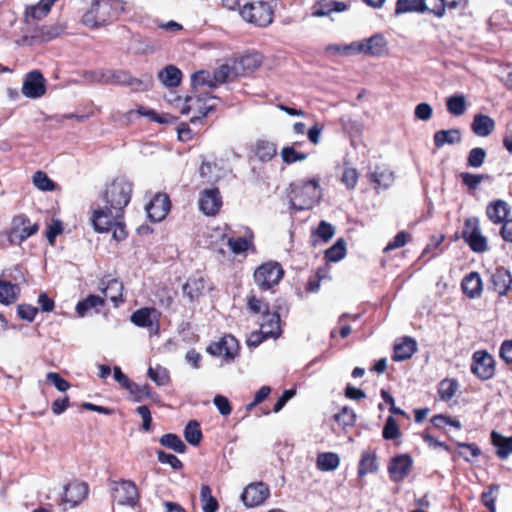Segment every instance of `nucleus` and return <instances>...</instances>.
Instances as JSON below:
<instances>
[{
	"label": "nucleus",
	"mask_w": 512,
	"mask_h": 512,
	"mask_svg": "<svg viewBox=\"0 0 512 512\" xmlns=\"http://www.w3.org/2000/svg\"><path fill=\"white\" fill-rule=\"evenodd\" d=\"M132 184L125 178H116L108 184L101 195V204L92 215L94 229H107L117 219H122L129 204Z\"/></svg>",
	"instance_id": "1"
},
{
	"label": "nucleus",
	"mask_w": 512,
	"mask_h": 512,
	"mask_svg": "<svg viewBox=\"0 0 512 512\" xmlns=\"http://www.w3.org/2000/svg\"><path fill=\"white\" fill-rule=\"evenodd\" d=\"M120 0H94L82 17V23L90 28H98L117 19L123 10Z\"/></svg>",
	"instance_id": "2"
},
{
	"label": "nucleus",
	"mask_w": 512,
	"mask_h": 512,
	"mask_svg": "<svg viewBox=\"0 0 512 512\" xmlns=\"http://www.w3.org/2000/svg\"><path fill=\"white\" fill-rule=\"evenodd\" d=\"M290 204L295 210L312 208L320 199V186L316 179L298 180L290 185Z\"/></svg>",
	"instance_id": "3"
},
{
	"label": "nucleus",
	"mask_w": 512,
	"mask_h": 512,
	"mask_svg": "<svg viewBox=\"0 0 512 512\" xmlns=\"http://www.w3.org/2000/svg\"><path fill=\"white\" fill-rule=\"evenodd\" d=\"M387 43L385 38L380 34H375L367 40L361 42H353L350 45L343 47L340 46H329L328 50H333L341 54H348L349 51L356 53H364L371 56H382L386 53Z\"/></svg>",
	"instance_id": "4"
},
{
	"label": "nucleus",
	"mask_w": 512,
	"mask_h": 512,
	"mask_svg": "<svg viewBox=\"0 0 512 512\" xmlns=\"http://www.w3.org/2000/svg\"><path fill=\"white\" fill-rule=\"evenodd\" d=\"M241 17L256 26L266 27L273 21V10L266 1L258 0L246 3L240 9Z\"/></svg>",
	"instance_id": "5"
},
{
	"label": "nucleus",
	"mask_w": 512,
	"mask_h": 512,
	"mask_svg": "<svg viewBox=\"0 0 512 512\" xmlns=\"http://www.w3.org/2000/svg\"><path fill=\"white\" fill-rule=\"evenodd\" d=\"M111 496L114 502L122 506L134 507L139 501L138 489L131 480L113 481Z\"/></svg>",
	"instance_id": "6"
},
{
	"label": "nucleus",
	"mask_w": 512,
	"mask_h": 512,
	"mask_svg": "<svg viewBox=\"0 0 512 512\" xmlns=\"http://www.w3.org/2000/svg\"><path fill=\"white\" fill-rule=\"evenodd\" d=\"M462 238L474 252L482 253L488 248L487 240L481 233L479 219L477 217H470L465 220Z\"/></svg>",
	"instance_id": "7"
},
{
	"label": "nucleus",
	"mask_w": 512,
	"mask_h": 512,
	"mask_svg": "<svg viewBox=\"0 0 512 512\" xmlns=\"http://www.w3.org/2000/svg\"><path fill=\"white\" fill-rule=\"evenodd\" d=\"M282 276L283 269L277 262L264 263L254 273L255 282L261 290H268L278 284Z\"/></svg>",
	"instance_id": "8"
},
{
	"label": "nucleus",
	"mask_w": 512,
	"mask_h": 512,
	"mask_svg": "<svg viewBox=\"0 0 512 512\" xmlns=\"http://www.w3.org/2000/svg\"><path fill=\"white\" fill-rule=\"evenodd\" d=\"M37 230L38 225L32 224L26 216H17L12 221L8 239L11 244L19 245L28 237L35 234Z\"/></svg>",
	"instance_id": "9"
},
{
	"label": "nucleus",
	"mask_w": 512,
	"mask_h": 512,
	"mask_svg": "<svg viewBox=\"0 0 512 512\" xmlns=\"http://www.w3.org/2000/svg\"><path fill=\"white\" fill-rule=\"evenodd\" d=\"M104 85H124L136 91L146 90L149 86L148 83H144L122 70H105Z\"/></svg>",
	"instance_id": "10"
},
{
	"label": "nucleus",
	"mask_w": 512,
	"mask_h": 512,
	"mask_svg": "<svg viewBox=\"0 0 512 512\" xmlns=\"http://www.w3.org/2000/svg\"><path fill=\"white\" fill-rule=\"evenodd\" d=\"M269 495L270 490L265 483L255 482L246 486L241 495V500L246 507L252 508L263 504Z\"/></svg>",
	"instance_id": "11"
},
{
	"label": "nucleus",
	"mask_w": 512,
	"mask_h": 512,
	"mask_svg": "<svg viewBox=\"0 0 512 512\" xmlns=\"http://www.w3.org/2000/svg\"><path fill=\"white\" fill-rule=\"evenodd\" d=\"M413 467V459L409 454H400L393 457L388 464V473L390 479L399 483L402 482Z\"/></svg>",
	"instance_id": "12"
},
{
	"label": "nucleus",
	"mask_w": 512,
	"mask_h": 512,
	"mask_svg": "<svg viewBox=\"0 0 512 512\" xmlns=\"http://www.w3.org/2000/svg\"><path fill=\"white\" fill-rule=\"evenodd\" d=\"M45 83L42 73L34 70L26 74L21 91L28 98H40L46 92Z\"/></svg>",
	"instance_id": "13"
},
{
	"label": "nucleus",
	"mask_w": 512,
	"mask_h": 512,
	"mask_svg": "<svg viewBox=\"0 0 512 512\" xmlns=\"http://www.w3.org/2000/svg\"><path fill=\"white\" fill-rule=\"evenodd\" d=\"M200 211L207 216H214L222 206V199L217 188L205 189L200 193L198 200Z\"/></svg>",
	"instance_id": "14"
},
{
	"label": "nucleus",
	"mask_w": 512,
	"mask_h": 512,
	"mask_svg": "<svg viewBox=\"0 0 512 512\" xmlns=\"http://www.w3.org/2000/svg\"><path fill=\"white\" fill-rule=\"evenodd\" d=\"M207 352L213 356H224L232 360L238 353V341L232 335L224 336L220 341L211 343Z\"/></svg>",
	"instance_id": "15"
},
{
	"label": "nucleus",
	"mask_w": 512,
	"mask_h": 512,
	"mask_svg": "<svg viewBox=\"0 0 512 512\" xmlns=\"http://www.w3.org/2000/svg\"><path fill=\"white\" fill-rule=\"evenodd\" d=\"M471 371L481 379H489L494 374V360L484 351H477L473 355Z\"/></svg>",
	"instance_id": "16"
},
{
	"label": "nucleus",
	"mask_w": 512,
	"mask_h": 512,
	"mask_svg": "<svg viewBox=\"0 0 512 512\" xmlns=\"http://www.w3.org/2000/svg\"><path fill=\"white\" fill-rule=\"evenodd\" d=\"M186 105L181 109L182 114H188L191 110H196L197 115H194L190 122L196 124L198 121L205 118L209 113L215 111V106L206 105L200 96H187Z\"/></svg>",
	"instance_id": "17"
},
{
	"label": "nucleus",
	"mask_w": 512,
	"mask_h": 512,
	"mask_svg": "<svg viewBox=\"0 0 512 512\" xmlns=\"http://www.w3.org/2000/svg\"><path fill=\"white\" fill-rule=\"evenodd\" d=\"M148 217L153 222L163 220L170 210V200L166 194H157L146 206Z\"/></svg>",
	"instance_id": "18"
},
{
	"label": "nucleus",
	"mask_w": 512,
	"mask_h": 512,
	"mask_svg": "<svg viewBox=\"0 0 512 512\" xmlns=\"http://www.w3.org/2000/svg\"><path fill=\"white\" fill-rule=\"evenodd\" d=\"M99 289L103 293L104 297L113 302L115 306H118L120 302H123V284L118 279L110 276L103 277L100 281Z\"/></svg>",
	"instance_id": "19"
},
{
	"label": "nucleus",
	"mask_w": 512,
	"mask_h": 512,
	"mask_svg": "<svg viewBox=\"0 0 512 512\" xmlns=\"http://www.w3.org/2000/svg\"><path fill=\"white\" fill-rule=\"evenodd\" d=\"M347 10L345 2L335 0H319L312 6L313 17L329 16L333 12H343Z\"/></svg>",
	"instance_id": "20"
},
{
	"label": "nucleus",
	"mask_w": 512,
	"mask_h": 512,
	"mask_svg": "<svg viewBox=\"0 0 512 512\" xmlns=\"http://www.w3.org/2000/svg\"><path fill=\"white\" fill-rule=\"evenodd\" d=\"M87 494L88 486L86 483L65 485L63 501L65 503H70L72 507H75L79 502L86 498Z\"/></svg>",
	"instance_id": "21"
},
{
	"label": "nucleus",
	"mask_w": 512,
	"mask_h": 512,
	"mask_svg": "<svg viewBox=\"0 0 512 512\" xmlns=\"http://www.w3.org/2000/svg\"><path fill=\"white\" fill-rule=\"evenodd\" d=\"M509 211L510 208L508 203L503 200H495L489 203L486 208V214L494 224L503 223L506 220Z\"/></svg>",
	"instance_id": "22"
},
{
	"label": "nucleus",
	"mask_w": 512,
	"mask_h": 512,
	"mask_svg": "<svg viewBox=\"0 0 512 512\" xmlns=\"http://www.w3.org/2000/svg\"><path fill=\"white\" fill-rule=\"evenodd\" d=\"M491 283L494 291L503 296L507 294L512 284V276L508 270L499 268L492 274Z\"/></svg>",
	"instance_id": "23"
},
{
	"label": "nucleus",
	"mask_w": 512,
	"mask_h": 512,
	"mask_svg": "<svg viewBox=\"0 0 512 512\" xmlns=\"http://www.w3.org/2000/svg\"><path fill=\"white\" fill-rule=\"evenodd\" d=\"M57 0H40L36 5L26 7L24 17L25 21L29 22L30 19L41 20L48 15L51 7Z\"/></svg>",
	"instance_id": "24"
},
{
	"label": "nucleus",
	"mask_w": 512,
	"mask_h": 512,
	"mask_svg": "<svg viewBox=\"0 0 512 512\" xmlns=\"http://www.w3.org/2000/svg\"><path fill=\"white\" fill-rule=\"evenodd\" d=\"M495 127L494 120L483 114H476L473 118L471 129L479 137L489 136Z\"/></svg>",
	"instance_id": "25"
},
{
	"label": "nucleus",
	"mask_w": 512,
	"mask_h": 512,
	"mask_svg": "<svg viewBox=\"0 0 512 512\" xmlns=\"http://www.w3.org/2000/svg\"><path fill=\"white\" fill-rule=\"evenodd\" d=\"M260 329L262 333L268 335L271 338H276L280 335V316L278 313H270L264 311L263 322L261 323Z\"/></svg>",
	"instance_id": "26"
},
{
	"label": "nucleus",
	"mask_w": 512,
	"mask_h": 512,
	"mask_svg": "<svg viewBox=\"0 0 512 512\" xmlns=\"http://www.w3.org/2000/svg\"><path fill=\"white\" fill-rule=\"evenodd\" d=\"M462 140L461 132L457 128L448 130H439L433 136L434 145L437 148L443 147L445 144H458Z\"/></svg>",
	"instance_id": "27"
},
{
	"label": "nucleus",
	"mask_w": 512,
	"mask_h": 512,
	"mask_svg": "<svg viewBox=\"0 0 512 512\" xmlns=\"http://www.w3.org/2000/svg\"><path fill=\"white\" fill-rule=\"evenodd\" d=\"M417 344L412 338L405 337L400 343H397L394 347V361H403L412 357L416 351Z\"/></svg>",
	"instance_id": "28"
},
{
	"label": "nucleus",
	"mask_w": 512,
	"mask_h": 512,
	"mask_svg": "<svg viewBox=\"0 0 512 512\" xmlns=\"http://www.w3.org/2000/svg\"><path fill=\"white\" fill-rule=\"evenodd\" d=\"M462 290L470 298L478 297L482 292V281L477 272H471L462 281Z\"/></svg>",
	"instance_id": "29"
},
{
	"label": "nucleus",
	"mask_w": 512,
	"mask_h": 512,
	"mask_svg": "<svg viewBox=\"0 0 512 512\" xmlns=\"http://www.w3.org/2000/svg\"><path fill=\"white\" fill-rule=\"evenodd\" d=\"M158 77L166 87H177L182 78V72L174 65H167L158 73Z\"/></svg>",
	"instance_id": "30"
},
{
	"label": "nucleus",
	"mask_w": 512,
	"mask_h": 512,
	"mask_svg": "<svg viewBox=\"0 0 512 512\" xmlns=\"http://www.w3.org/2000/svg\"><path fill=\"white\" fill-rule=\"evenodd\" d=\"M491 440L496 448L497 456L501 459H506L512 452V437H504L493 431L491 433Z\"/></svg>",
	"instance_id": "31"
},
{
	"label": "nucleus",
	"mask_w": 512,
	"mask_h": 512,
	"mask_svg": "<svg viewBox=\"0 0 512 512\" xmlns=\"http://www.w3.org/2000/svg\"><path fill=\"white\" fill-rule=\"evenodd\" d=\"M276 152L277 147L272 142L259 140L255 143L254 153L256 157L262 162L270 161L273 157H275Z\"/></svg>",
	"instance_id": "32"
},
{
	"label": "nucleus",
	"mask_w": 512,
	"mask_h": 512,
	"mask_svg": "<svg viewBox=\"0 0 512 512\" xmlns=\"http://www.w3.org/2000/svg\"><path fill=\"white\" fill-rule=\"evenodd\" d=\"M378 470L377 456L372 451H365L359 462L358 475L363 477L368 473H374Z\"/></svg>",
	"instance_id": "33"
},
{
	"label": "nucleus",
	"mask_w": 512,
	"mask_h": 512,
	"mask_svg": "<svg viewBox=\"0 0 512 512\" xmlns=\"http://www.w3.org/2000/svg\"><path fill=\"white\" fill-rule=\"evenodd\" d=\"M316 464L320 471H334L340 464V457L333 452L320 453L318 454Z\"/></svg>",
	"instance_id": "34"
},
{
	"label": "nucleus",
	"mask_w": 512,
	"mask_h": 512,
	"mask_svg": "<svg viewBox=\"0 0 512 512\" xmlns=\"http://www.w3.org/2000/svg\"><path fill=\"white\" fill-rule=\"evenodd\" d=\"M253 234L251 231H247L244 236L241 237H230L227 241V244L230 250L234 254H241L246 252L249 247L252 245Z\"/></svg>",
	"instance_id": "35"
},
{
	"label": "nucleus",
	"mask_w": 512,
	"mask_h": 512,
	"mask_svg": "<svg viewBox=\"0 0 512 512\" xmlns=\"http://www.w3.org/2000/svg\"><path fill=\"white\" fill-rule=\"evenodd\" d=\"M446 107L453 116H461L467 109L466 97L463 94L453 95L447 98Z\"/></svg>",
	"instance_id": "36"
},
{
	"label": "nucleus",
	"mask_w": 512,
	"mask_h": 512,
	"mask_svg": "<svg viewBox=\"0 0 512 512\" xmlns=\"http://www.w3.org/2000/svg\"><path fill=\"white\" fill-rule=\"evenodd\" d=\"M200 501L204 512H216L219 508L218 501L208 485L201 486Z\"/></svg>",
	"instance_id": "37"
},
{
	"label": "nucleus",
	"mask_w": 512,
	"mask_h": 512,
	"mask_svg": "<svg viewBox=\"0 0 512 512\" xmlns=\"http://www.w3.org/2000/svg\"><path fill=\"white\" fill-rule=\"evenodd\" d=\"M19 287L8 281L0 280V303L9 305L17 299Z\"/></svg>",
	"instance_id": "38"
},
{
	"label": "nucleus",
	"mask_w": 512,
	"mask_h": 512,
	"mask_svg": "<svg viewBox=\"0 0 512 512\" xmlns=\"http://www.w3.org/2000/svg\"><path fill=\"white\" fill-rule=\"evenodd\" d=\"M205 288V282L202 278H190L183 285V293L191 300L198 298Z\"/></svg>",
	"instance_id": "39"
},
{
	"label": "nucleus",
	"mask_w": 512,
	"mask_h": 512,
	"mask_svg": "<svg viewBox=\"0 0 512 512\" xmlns=\"http://www.w3.org/2000/svg\"><path fill=\"white\" fill-rule=\"evenodd\" d=\"M262 55L258 52H253L242 56L239 59V65L242 68L243 73L253 72L260 67L262 64Z\"/></svg>",
	"instance_id": "40"
},
{
	"label": "nucleus",
	"mask_w": 512,
	"mask_h": 512,
	"mask_svg": "<svg viewBox=\"0 0 512 512\" xmlns=\"http://www.w3.org/2000/svg\"><path fill=\"white\" fill-rule=\"evenodd\" d=\"M371 181L378 187L388 188L394 182V174L386 168L377 167L376 171L371 173Z\"/></svg>",
	"instance_id": "41"
},
{
	"label": "nucleus",
	"mask_w": 512,
	"mask_h": 512,
	"mask_svg": "<svg viewBox=\"0 0 512 512\" xmlns=\"http://www.w3.org/2000/svg\"><path fill=\"white\" fill-rule=\"evenodd\" d=\"M147 376L158 386H165L170 381L169 371L160 365L149 367Z\"/></svg>",
	"instance_id": "42"
},
{
	"label": "nucleus",
	"mask_w": 512,
	"mask_h": 512,
	"mask_svg": "<svg viewBox=\"0 0 512 512\" xmlns=\"http://www.w3.org/2000/svg\"><path fill=\"white\" fill-rule=\"evenodd\" d=\"M104 304V299L98 295H89L76 305V312L79 316H84L87 311L97 308Z\"/></svg>",
	"instance_id": "43"
},
{
	"label": "nucleus",
	"mask_w": 512,
	"mask_h": 512,
	"mask_svg": "<svg viewBox=\"0 0 512 512\" xmlns=\"http://www.w3.org/2000/svg\"><path fill=\"white\" fill-rule=\"evenodd\" d=\"M192 87L196 89L199 86H207L209 88H216L218 83L214 80V75L211 76L209 72L201 70L191 76Z\"/></svg>",
	"instance_id": "44"
},
{
	"label": "nucleus",
	"mask_w": 512,
	"mask_h": 512,
	"mask_svg": "<svg viewBox=\"0 0 512 512\" xmlns=\"http://www.w3.org/2000/svg\"><path fill=\"white\" fill-rule=\"evenodd\" d=\"M184 437L191 445H198L202 439V432L199 423L195 420L188 422L184 429Z\"/></svg>",
	"instance_id": "45"
},
{
	"label": "nucleus",
	"mask_w": 512,
	"mask_h": 512,
	"mask_svg": "<svg viewBox=\"0 0 512 512\" xmlns=\"http://www.w3.org/2000/svg\"><path fill=\"white\" fill-rule=\"evenodd\" d=\"M160 444L174 450L177 453H184L186 451V445L181 438L172 433L164 434L160 438Z\"/></svg>",
	"instance_id": "46"
},
{
	"label": "nucleus",
	"mask_w": 512,
	"mask_h": 512,
	"mask_svg": "<svg viewBox=\"0 0 512 512\" xmlns=\"http://www.w3.org/2000/svg\"><path fill=\"white\" fill-rule=\"evenodd\" d=\"M346 255V242L340 238L336 243L326 250L325 257L328 261L337 262L343 259Z\"/></svg>",
	"instance_id": "47"
},
{
	"label": "nucleus",
	"mask_w": 512,
	"mask_h": 512,
	"mask_svg": "<svg viewBox=\"0 0 512 512\" xmlns=\"http://www.w3.org/2000/svg\"><path fill=\"white\" fill-rule=\"evenodd\" d=\"M238 74L236 67H230L229 65H221L214 72V80L218 85L231 81Z\"/></svg>",
	"instance_id": "48"
},
{
	"label": "nucleus",
	"mask_w": 512,
	"mask_h": 512,
	"mask_svg": "<svg viewBox=\"0 0 512 512\" xmlns=\"http://www.w3.org/2000/svg\"><path fill=\"white\" fill-rule=\"evenodd\" d=\"M428 11L438 17L445 12L444 0H420V12Z\"/></svg>",
	"instance_id": "49"
},
{
	"label": "nucleus",
	"mask_w": 512,
	"mask_h": 512,
	"mask_svg": "<svg viewBox=\"0 0 512 512\" xmlns=\"http://www.w3.org/2000/svg\"><path fill=\"white\" fill-rule=\"evenodd\" d=\"M458 388V384L455 380L452 379H444L440 382L438 393L442 400L448 401L450 400L456 393Z\"/></svg>",
	"instance_id": "50"
},
{
	"label": "nucleus",
	"mask_w": 512,
	"mask_h": 512,
	"mask_svg": "<svg viewBox=\"0 0 512 512\" xmlns=\"http://www.w3.org/2000/svg\"><path fill=\"white\" fill-rule=\"evenodd\" d=\"M334 419L340 426L346 428L354 425L356 414L351 408L345 406L339 413L334 415Z\"/></svg>",
	"instance_id": "51"
},
{
	"label": "nucleus",
	"mask_w": 512,
	"mask_h": 512,
	"mask_svg": "<svg viewBox=\"0 0 512 512\" xmlns=\"http://www.w3.org/2000/svg\"><path fill=\"white\" fill-rule=\"evenodd\" d=\"M151 309L142 308L131 315V321L139 327H150L152 325Z\"/></svg>",
	"instance_id": "52"
},
{
	"label": "nucleus",
	"mask_w": 512,
	"mask_h": 512,
	"mask_svg": "<svg viewBox=\"0 0 512 512\" xmlns=\"http://www.w3.org/2000/svg\"><path fill=\"white\" fill-rule=\"evenodd\" d=\"M95 231L99 233L112 231V237L116 241H122L127 237V232L125 229V225L122 222V219H117L115 223H111V225H109V228L107 229H95Z\"/></svg>",
	"instance_id": "53"
},
{
	"label": "nucleus",
	"mask_w": 512,
	"mask_h": 512,
	"mask_svg": "<svg viewBox=\"0 0 512 512\" xmlns=\"http://www.w3.org/2000/svg\"><path fill=\"white\" fill-rule=\"evenodd\" d=\"M281 157L287 164H292L296 161H304L307 159V154L297 152L294 145L283 147L281 150Z\"/></svg>",
	"instance_id": "54"
},
{
	"label": "nucleus",
	"mask_w": 512,
	"mask_h": 512,
	"mask_svg": "<svg viewBox=\"0 0 512 512\" xmlns=\"http://www.w3.org/2000/svg\"><path fill=\"white\" fill-rule=\"evenodd\" d=\"M33 184L41 191L54 190L55 184L45 172L37 171L33 175Z\"/></svg>",
	"instance_id": "55"
},
{
	"label": "nucleus",
	"mask_w": 512,
	"mask_h": 512,
	"mask_svg": "<svg viewBox=\"0 0 512 512\" xmlns=\"http://www.w3.org/2000/svg\"><path fill=\"white\" fill-rule=\"evenodd\" d=\"M485 158L486 151L483 148H473L468 154L467 165L472 168H479L483 165Z\"/></svg>",
	"instance_id": "56"
},
{
	"label": "nucleus",
	"mask_w": 512,
	"mask_h": 512,
	"mask_svg": "<svg viewBox=\"0 0 512 512\" xmlns=\"http://www.w3.org/2000/svg\"><path fill=\"white\" fill-rule=\"evenodd\" d=\"M407 12H420V0H397L395 14L400 15Z\"/></svg>",
	"instance_id": "57"
},
{
	"label": "nucleus",
	"mask_w": 512,
	"mask_h": 512,
	"mask_svg": "<svg viewBox=\"0 0 512 512\" xmlns=\"http://www.w3.org/2000/svg\"><path fill=\"white\" fill-rule=\"evenodd\" d=\"M460 178L464 185H466L471 190H475L481 184L483 179L489 178V176L483 174H471L468 172H462L460 173Z\"/></svg>",
	"instance_id": "58"
},
{
	"label": "nucleus",
	"mask_w": 512,
	"mask_h": 512,
	"mask_svg": "<svg viewBox=\"0 0 512 512\" xmlns=\"http://www.w3.org/2000/svg\"><path fill=\"white\" fill-rule=\"evenodd\" d=\"M400 436V430L396 420L389 416L383 428V438L386 440H394Z\"/></svg>",
	"instance_id": "59"
},
{
	"label": "nucleus",
	"mask_w": 512,
	"mask_h": 512,
	"mask_svg": "<svg viewBox=\"0 0 512 512\" xmlns=\"http://www.w3.org/2000/svg\"><path fill=\"white\" fill-rule=\"evenodd\" d=\"M459 455L466 461H471L480 454L479 448L474 444L458 443Z\"/></svg>",
	"instance_id": "60"
},
{
	"label": "nucleus",
	"mask_w": 512,
	"mask_h": 512,
	"mask_svg": "<svg viewBox=\"0 0 512 512\" xmlns=\"http://www.w3.org/2000/svg\"><path fill=\"white\" fill-rule=\"evenodd\" d=\"M63 32V27L59 25L42 26L39 30V36L43 41H49L58 37Z\"/></svg>",
	"instance_id": "61"
},
{
	"label": "nucleus",
	"mask_w": 512,
	"mask_h": 512,
	"mask_svg": "<svg viewBox=\"0 0 512 512\" xmlns=\"http://www.w3.org/2000/svg\"><path fill=\"white\" fill-rule=\"evenodd\" d=\"M158 461L163 464H169L173 469L179 470L182 468V462L173 454H168L162 450L157 452Z\"/></svg>",
	"instance_id": "62"
},
{
	"label": "nucleus",
	"mask_w": 512,
	"mask_h": 512,
	"mask_svg": "<svg viewBox=\"0 0 512 512\" xmlns=\"http://www.w3.org/2000/svg\"><path fill=\"white\" fill-rule=\"evenodd\" d=\"M341 181L348 189H354L358 182V172L354 168H346L342 174Z\"/></svg>",
	"instance_id": "63"
},
{
	"label": "nucleus",
	"mask_w": 512,
	"mask_h": 512,
	"mask_svg": "<svg viewBox=\"0 0 512 512\" xmlns=\"http://www.w3.org/2000/svg\"><path fill=\"white\" fill-rule=\"evenodd\" d=\"M46 378L60 392H65L70 388V384L56 372H49Z\"/></svg>",
	"instance_id": "64"
}]
</instances>
